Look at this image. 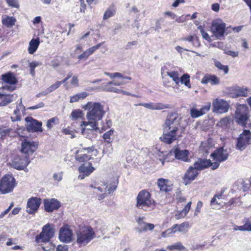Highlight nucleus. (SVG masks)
<instances>
[{
    "mask_svg": "<svg viewBox=\"0 0 251 251\" xmlns=\"http://www.w3.org/2000/svg\"><path fill=\"white\" fill-rule=\"evenodd\" d=\"M85 110H87L86 117L88 120L99 121L101 120L105 113L103 106L100 102L89 101L83 106Z\"/></svg>",
    "mask_w": 251,
    "mask_h": 251,
    "instance_id": "nucleus-1",
    "label": "nucleus"
},
{
    "mask_svg": "<svg viewBox=\"0 0 251 251\" xmlns=\"http://www.w3.org/2000/svg\"><path fill=\"white\" fill-rule=\"evenodd\" d=\"M181 117L177 113H171L166 118L163 128L182 134L185 128L181 125Z\"/></svg>",
    "mask_w": 251,
    "mask_h": 251,
    "instance_id": "nucleus-2",
    "label": "nucleus"
},
{
    "mask_svg": "<svg viewBox=\"0 0 251 251\" xmlns=\"http://www.w3.org/2000/svg\"><path fill=\"white\" fill-rule=\"evenodd\" d=\"M95 232L90 226H84L76 232V243L80 246H84L94 237Z\"/></svg>",
    "mask_w": 251,
    "mask_h": 251,
    "instance_id": "nucleus-3",
    "label": "nucleus"
},
{
    "mask_svg": "<svg viewBox=\"0 0 251 251\" xmlns=\"http://www.w3.org/2000/svg\"><path fill=\"white\" fill-rule=\"evenodd\" d=\"M250 118L248 107L243 104H240L237 107L235 114V121L243 127H245Z\"/></svg>",
    "mask_w": 251,
    "mask_h": 251,
    "instance_id": "nucleus-4",
    "label": "nucleus"
},
{
    "mask_svg": "<svg viewBox=\"0 0 251 251\" xmlns=\"http://www.w3.org/2000/svg\"><path fill=\"white\" fill-rule=\"evenodd\" d=\"M54 226L50 224H47L42 228V230L40 234L36 236V241L40 243L43 241H49L54 235Z\"/></svg>",
    "mask_w": 251,
    "mask_h": 251,
    "instance_id": "nucleus-5",
    "label": "nucleus"
},
{
    "mask_svg": "<svg viewBox=\"0 0 251 251\" xmlns=\"http://www.w3.org/2000/svg\"><path fill=\"white\" fill-rule=\"evenodd\" d=\"M15 186L14 178L10 175H6L1 178L0 183V192L2 194L11 192Z\"/></svg>",
    "mask_w": 251,
    "mask_h": 251,
    "instance_id": "nucleus-6",
    "label": "nucleus"
},
{
    "mask_svg": "<svg viewBox=\"0 0 251 251\" xmlns=\"http://www.w3.org/2000/svg\"><path fill=\"white\" fill-rule=\"evenodd\" d=\"M251 140V132L249 130L244 129L237 139L236 148L242 151L250 144Z\"/></svg>",
    "mask_w": 251,
    "mask_h": 251,
    "instance_id": "nucleus-7",
    "label": "nucleus"
},
{
    "mask_svg": "<svg viewBox=\"0 0 251 251\" xmlns=\"http://www.w3.org/2000/svg\"><path fill=\"white\" fill-rule=\"evenodd\" d=\"M182 136V133L163 128V133L160 139L166 144H171Z\"/></svg>",
    "mask_w": 251,
    "mask_h": 251,
    "instance_id": "nucleus-8",
    "label": "nucleus"
},
{
    "mask_svg": "<svg viewBox=\"0 0 251 251\" xmlns=\"http://www.w3.org/2000/svg\"><path fill=\"white\" fill-rule=\"evenodd\" d=\"M59 239L64 243H70L73 239V233L70 226L67 225L63 226L59 229Z\"/></svg>",
    "mask_w": 251,
    "mask_h": 251,
    "instance_id": "nucleus-9",
    "label": "nucleus"
},
{
    "mask_svg": "<svg viewBox=\"0 0 251 251\" xmlns=\"http://www.w3.org/2000/svg\"><path fill=\"white\" fill-rule=\"evenodd\" d=\"M212 105L213 111L221 114L227 112L229 107V105L226 101L218 98L213 101Z\"/></svg>",
    "mask_w": 251,
    "mask_h": 251,
    "instance_id": "nucleus-10",
    "label": "nucleus"
},
{
    "mask_svg": "<svg viewBox=\"0 0 251 251\" xmlns=\"http://www.w3.org/2000/svg\"><path fill=\"white\" fill-rule=\"evenodd\" d=\"M2 88L12 91L15 89V87L12 86L16 83L17 80L15 76L11 73H8L2 75Z\"/></svg>",
    "mask_w": 251,
    "mask_h": 251,
    "instance_id": "nucleus-11",
    "label": "nucleus"
},
{
    "mask_svg": "<svg viewBox=\"0 0 251 251\" xmlns=\"http://www.w3.org/2000/svg\"><path fill=\"white\" fill-rule=\"evenodd\" d=\"M195 169L201 170L208 167H211L213 170L219 167L218 163H213L210 159H202L199 158L194 164Z\"/></svg>",
    "mask_w": 251,
    "mask_h": 251,
    "instance_id": "nucleus-12",
    "label": "nucleus"
},
{
    "mask_svg": "<svg viewBox=\"0 0 251 251\" xmlns=\"http://www.w3.org/2000/svg\"><path fill=\"white\" fill-rule=\"evenodd\" d=\"M94 151L92 147L84 148L81 151H77L75 159L79 162L87 161L91 158L92 152Z\"/></svg>",
    "mask_w": 251,
    "mask_h": 251,
    "instance_id": "nucleus-13",
    "label": "nucleus"
},
{
    "mask_svg": "<svg viewBox=\"0 0 251 251\" xmlns=\"http://www.w3.org/2000/svg\"><path fill=\"white\" fill-rule=\"evenodd\" d=\"M226 24L221 22H213L211 30L213 35L218 39H220L224 36L225 32Z\"/></svg>",
    "mask_w": 251,
    "mask_h": 251,
    "instance_id": "nucleus-14",
    "label": "nucleus"
},
{
    "mask_svg": "<svg viewBox=\"0 0 251 251\" xmlns=\"http://www.w3.org/2000/svg\"><path fill=\"white\" fill-rule=\"evenodd\" d=\"M29 163L27 156L23 157L16 156L12 160L11 165L14 168L18 170H23L25 168Z\"/></svg>",
    "mask_w": 251,
    "mask_h": 251,
    "instance_id": "nucleus-15",
    "label": "nucleus"
},
{
    "mask_svg": "<svg viewBox=\"0 0 251 251\" xmlns=\"http://www.w3.org/2000/svg\"><path fill=\"white\" fill-rule=\"evenodd\" d=\"M26 128L28 131L42 132V123L39 122L31 117H27L25 119Z\"/></svg>",
    "mask_w": 251,
    "mask_h": 251,
    "instance_id": "nucleus-16",
    "label": "nucleus"
},
{
    "mask_svg": "<svg viewBox=\"0 0 251 251\" xmlns=\"http://www.w3.org/2000/svg\"><path fill=\"white\" fill-rule=\"evenodd\" d=\"M37 146L36 142L25 139L22 143L21 151L25 154H32L36 150Z\"/></svg>",
    "mask_w": 251,
    "mask_h": 251,
    "instance_id": "nucleus-17",
    "label": "nucleus"
},
{
    "mask_svg": "<svg viewBox=\"0 0 251 251\" xmlns=\"http://www.w3.org/2000/svg\"><path fill=\"white\" fill-rule=\"evenodd\" d=\"M213 158V163H218V165L220 162L226 160L228 158V153L226 150H224L223 148H220L216 150L211 154Z\"/></svg>",
    "mask_w": 251,
    "mask_h": 251,
    "instance_id": "nucleus-18",
    "label": "nucleus"
},
{
    "mask_svg": "<svg viewBox=\"0 0 251 251\" xmlns=\"http://www.w3.org/2000/svg\"><path fill=\"white\" fill-rule=\"evenodd\" d=\"M95 184V186L91 184L90 187L91 188H94L96 190H98L101 193H103L101 198H103L105 197V195L107 194H110L111 192L114 191L116 189V186L114 184H110L109 185L106 183H103L100 186Z\"/></svg>",
    "mask_w": 251,
    "mask_h": 251,
    "instance_id": "nucleus-19",
    "label": "nucleus"
},
{
    "mask_svg": "<svg viewBox=\"0 0 251 251\" xmlns=\"http://www.w3.org/2000/svg\"><path fill=\"white\" fill-rule=\"evenodd\" d=\"M41 203V200L40 198H31L27 202L26 212L30 214L34 213L38 209Z\"/></svg>",
    "mask_w": 251,
    "mask_h": 251,
    "instance_id": "nucleus-20",
    "label": "nucleus"
},
{
    "mask_svg": "<svg viewBox=\"0 0 251 251\" xmlns=\"http://www.w3.org/2000/svg\"><path fill=\"white\" fill-rule=\"evenodd\" d=\"M95 170L94 167L90 162L82 164L78 168V171L80 175L78 178L82 179L85 176H89Z\"/></svg>",
    "mask_w": 251,
    "mask_h": 251,
    "instance_id": "nucleus-21",
    "label": "nucleus"
},
{
    "mask_svg": "<svg viewBox=\"0 0 251 251\" xmlns=\"http://www.w3.org/2000/svg\"><path fill=\"white\" fill-rule=\"evenodd\" d=\"M171 153H174L175 158L181 160L184 162H188L189 161V151L188 150H181L178 147H175L172 150Z\"/></svg>",
    "mask_w": 251,
    "mask_h": 251,
    "instance_id": "nucleus-22",
    "label": "nucleus"
},
{
    "mask_svg": "<svg viewBox=\"0 0 251 251\" xmlns=\"http://www.w3.org/2000/svg\"><path fill=\"white\" fill-rule=\"evenodd\" d=\"M154 206V201L151 198L150 193L147 191L142 190V209L144 207L153 209Z\"/></svg>",
    "mask_w": 251,
    "mask_h": 251,
    "instance_id": "nucleus-23",
    "label": "nucleus"
},
{
    "mask_svg": "<svg viewBox=\"0 0 251 251\" xmlns=\"http://www.w3.org/2000/svg\"><path fill=\"white\" fill-rule=\"evenodd\" d=\"M211 106V103L208 102L205 105L202 106L200 110H198L196 108L191 109L190 110L191 116L192 118H196L205 114L210 110Z\"/></svg>",
    "mask_w": 251,
    "mask_h": 251,
    "instance_id": "nucleus-24",
    "label": "nucleus"
},
{
    "mask_svg": "<svg viewBox=\"0 0 251 251\" xmlns=\"http://www.w3.org/2000/svg\"><path fill=\"white\" fill-rule=\"evenodd\" d=\"M188 225L185 223H183L180 225L177 224L175 225L172 228H170L165 231L162 233L161 235L163 237H166L169 236L170 234L178 231L180 232H184L185 231L184 227L185 226L187 227Z\"/></svg>",
    "mask_w": 251,
    "mask_h": 251,
    "instance_id": "nucleus-25",
    "label": "nucleus"
},
{
    "mask_svg": "<svg viewBox=\"0 0 251 251\" xmlns=\"http://www.w3.org/2000/svg\"><path fill=\"white\" fill-rule=\"evenodd\" d=\"M44 204L45 210L49 212H52L54 210L57 209L60 207L59 201L53 199L50 200H45Z\"/></svg>",
    "mask_w": 251,
    "mask_h": 251,
    "instance_id": "nucleus-26",
    "label": "nucleus"
},
{
    "mask_svg": "<svg viewBox=\"0 0 251 251\" xmlns=\"http://www.w3.org/2000/svg\"><path fill=\"white\" fill-rule=\"evenodd\" d=\"M197 169L194 167H190L184 176V180L186 184L193 180L198 176Z\"/></svg>",
    "mask_w": 251,
    "mask_h": 251,
    "instance_id": "nucleus-27",
    "label": "nucleus"
},
{
    "mask_svg": "<svg viewBox=\"0 0 251 251\" xmlns=\"http://www.w3.org/2000/svg\"><path fill=\"white\" fill-rule=\"evenodd\" d=\"M162 76L164 80V82L165 83L166 80H168L169 78L171 79L173 81L175 82L176 84H178L179 82V74L177 72H167L165 74L164 72L162 71Z\"/></svg>",
    "mask_w": 251,
    "mask_h": 251,
    "instance_id": "nucleus-28",
    "label": "nucleus"
},
{
    "mask_svg": "<svg viewBox=\"0 0 251 251\" xmlns=\"http://www.w3.org/2000/svg\"><path fill=\"white\" fill-rule=\"evenodd\" d=\"M98 122L94 120H88L87 122L83 121L80 125L82 133L85 129L96 130L98 129Z\"/></svg>",
    "mask_w": 251,
    "mask_h": 251,
    "instance_id": "nucleus-29",
    "label": "nucleus"
},
{
    "mask_svg": "<svg viewBox=\"0 0 251 251\" xmlns=\"http://www.w3.org/2000/svg\"><path fill=\"white\" fill-rule=\"evenodd\" d=\"M25 107L23 105L22 102V99L20 100L19 103L17 105L16 109L14 111L13 115L11 117L12 122L20 121L21 119V115L20 111H24Z\"/></svg>",
    "mask_w": 251,
    "mask_h": 251,
    "instance_id": "nucleus-30",
    "label": "nucleus"
},
{
    "mask_svg": "<svg viewBox=\"0 0 251 251\" xmlns=\"http://www.w3.org/2000/svg\"><path fill=\"white\" fill-rule=\"evenodd\" d=\"M169 182V179L160 178L157 179V184L160 191L168 192L171 189Z\"/></svg>",
    "mask_w": 251,
    "mask_h": 251,
    "instance_id": "nucleus-31",
    "label": "nucleus"
},
{
    "mask_svg": "<svg viewBox=\"0 0 251 251\" xmlns=\"http://www.w3.org/2000/svg\"><path fill=\"white\" fill-rule=\"evenodd\" d=\"M219 82V78L215 75H206L201 80V83L205 84L210 83L211 85H217Z\"/></svg>",
    "mask_w": 251,
    "mask_h": 251,
    "instance_id": "nucleus-32",
    "label": "nucleus"
},
{
    "mask_svg": "<svg viewBox=\"0 0 251 251\" xmlns=\"http://www.w3.org/2000/svg\"><path fill=\"white\" fill-rule=\"evenodd\" d=\"M14 98L13 95L0 93V106L6 105L11 102Z\"/></svg>",
    "mask_w": 251,
    "mask_h": 251,
    "instance_id": "nucleus-33",
    "label": "nucleus"
},
{
    "mask_svg": "<svg viewBox=\"0 0 251 251\" xmlns=\"http://www.w3.org/2000/svg\"><path fill=\"white\" fill-rule=\"evenodd\" d=\"M40 44L39 38L32 39L29 43L28 51L29 54H33L37 50Z\"/></svg>",
    "mask_w": 251,
    "mask_h": 251,
    "instance_id": "nucleus-34",
    "label": "nucleus"
},
{
    "mask_svg": "<svg viewBox=\"0 0 251 251\" xmlns=\"http://www.w3.org/2000/svg\"><path fill=\"white\" fill-rule=\"evenodd\" d=\"M16 22V19L13 17L7 15L2 16V23L7 27H11L13 26Z\"/></svg>",
    "mask_w": 251,
    "mask_h": 251,
    "instance_id": "nucleus-35",
    "label": "nucleus"
},
{
    "mask_svg": "<svg viewBox=\"0 0 251 251\" xmlns=\"http://www.w3.org/2000/svg\"><path fill=\"white\" fill-rule=\"evenodd\" d=\"M88 96V94L85 92L76 94L70 98V102L73 103L78 101L79 100H83Z\"/></svg>",
    "mask_w": 251,
    "mask_h": 251,
    "instance_id": "nucleus-36",
    "label": "nucleus"
},
{
    "mask_svg": "<svg viewBox=\"0 0 251 251\" xmlns=\"http://www.w3.org/2000/svg\"><path fill=\"white\" fill-rule=\"evenodd\" d=\"M248 92L249 89L247 87H238L235 89V97H247Z\"/></svg>",
    "mask_w": 251,
    "mask_h": 251,
    "instance_id": "nucleus-37",
    "label": "nucleus"
},
{
    "mask_svg": "<svg viewBox=\"0 0 251 251\" xmlns=\"http://www.w3.org/2000/svg\"><path fill=\"white\" fill-rule=\"evenodd\" d=\"M250 226H249V223L247 220V219H245V224L243 226H234L233 229L234 230H240V231H251Z\"/></svg>",
    "mask_w": 251,
    "mask_h": 251,
    "instance_id": "nucleus-38",
    "label": "nucleus"
},
{
    "mask_svg": "<svg viewBox=\"0 0 251 251\" xmlns=\"http://www.w3.org/2000/svg\"><path fill=\"white\" fill-rule=\"evenodd\" d=\"M41 242L40 243H41ZM42 242L44 243L43 245H42V249L45 251H54L55 245L53 244L52 242L49 241H43Z\"/></svg>",
    "mask_w": 251,
    "mask_h": 251,
    "instance_id": "nucleus-39",
    "label": "nucleus"
},
{
    "mask_svg": "<svg viewBox=\"0 0 251 251\" xmlns=\"http://www.w3.org/2000/svg\"><path fill=\"white\" fill-rule=\"evenodd\" d=\"M83 116L82 111L80 109H75L73 110L70 115V118L72 120L81 118Z\"/></svg>",
    "mask_w": 251,
    "mask_h": 251,
    "instance_id": "nucleus-40",
    "label": "nucleus"
},
{
    "mask_svg": "<svg viewBox=\"0 0 251 251\" xmlns=\"http://www.w3.org/2000/svg\"><path fill=\"white\" fill-rule=\"evenodd\" d=\"M42 65V63L36 61H32L29 63V67L30 68V73L32 76H34L35 75V68L40 66Z\"/></svg>",
    "mask_w": 251,
    "mask_h": 251,
    "instance_id": "nucleus-41",
    "label": "nucleus"
},
{
    "mask_svg": "<svg viewBox=\"0 0 251 251\" xmlns=\"http://www.w3.org/2000/svg\"><path fill=\"white\" fill-rule=\"evenodd\" d=\"M179 81H180L182 84H184L185 86H188L189 88L191 87L190 84V76L187 74L183 75L181 77Z\"/></svg>",
    "mask_w": 251,
    "mask_h": 251,
    "instance_id": "nucleus-42",
    "label": "nucleus"
},
{
    "mask_svg": "<svg viewBox=\"0 0 251 251\" xmlns=\"http://www.w3.org/2000/svg\"><path fill=\"white\" fill-rule=\"evenodd\" d=\"M115 13V10L113 7H109L104 13L103 15L104 19H107L113 16Z\"/></svg>",
    "mask_w": 251,
    "mask_h": 251,
    "instance_id": "nucleus-43",
    "label": "nucleus"
},
{
    "mask_svg": "<svg viewBox=\"0 0 251 251\" xmlns=\"http://www.w3.org/2000/svg\"><path fill=\"white\" fill-rule=\"evenodd\" d=\"M230 119L228 117L222 119L218 123L217 126L221 127H225L230 123Z\"/></svg>",
    "mask_w": 251,
    "mask_h": 251,
    "instance_id": "nucleus-44",
    "label": "nucleus"
},
{
    "mask_svg": "<svg viewBox=\"0 0 251 251\" xmlns=\"http://www.w3.org/2000/svg\"><path fill=\"white\" fill-rule=\"evenodd\" d=\"M59 124V120L56 117H53L49 119L47 123V126L49 129H51L53 125Z\"/></svg>",
    "mask_w": 251,
    "mask_h": 251,
    "instance_id": "nucleus-45",
    "label": "nucleus"
},
{
    "mask_svg": "<svg viewBox=\"0 0 251 251\" xmlns=\"http://www.w3.org/2000/svg\"><path fill=\"white\" fill-rule=\"evenodd\" d=\"M114 130L110 129L103 135V138L105 142L107 143H110L111 142V136L113 134Z\"/></svg>",
    "mask_w": 251,
    "mask_h": 251,
    "instance_id": "nucleus-46",
    "label": "nucleus"
},
{
    "mask_svg": "<svg viewBox=\"0 0 251 251\" xmlns=\"http://www.w3.org/2000/svg\"><path fill=\"white\" fill-rule=\"evenodd\" d=\"M222 197V195L220 194L219 195H215L211 201V204L213 206H214L216 205H219L221 204V202L220 201V199H221Z\"/></svg>",
    "mask_w": 251,
    "mask_h": 251,
    "instance_id": "nucleus-47",
    "label": "nucleus"
},
{
    "mask_svg": "<svg viewBox=\"0 0 251 251\" xmlns=\"http://www.w3.org/2000/svg\"><path fill=\"white\" fill-rule=\"evenodd\" d=\"M215 66L220 70H223L225 74H227L228 73L229 68L227 66H225L219 61L215 62Z\"/></svg>",
    "mask_w": 251,
    "mask_h": 251,
    "instance_id": "nucleus-48",
    "label": "nucleus"
},
{
    "mask_svg": "<svg viewBox=\"0 0 251 251\" xmlns=\"http://www.w3.org/2000/svg\"><path fill=\"white\" fill-rule=\"evenodd\" d=\"M154 227L152 224L142 223V231H147L148 230H152Z\"/></svg>",
    "mask_w": 251,
    "mask_h": 251,
    "instance_id": "nucleus-49",
    "label": "nucleus"
},
{
    "mask_svg": "<svg viewBox=\"0 0 251 251\" xmlns=\"http://www.w3.org/2000/svg\"><path fill=\"white\" fill-rule=\"evenodd\" d=\"M109 85H106L103 88V90L104 91H109V92H113L116 93H121L122 92H123V90L112 87H109Z\"/></svg>",
    "mask_w": 251,
    "mask_h": 251,
    "instance_id": "nucleus-50",
    "label": "nucleus"
},
{
    "mask_svg": "<svg viewBox=\"0 0 251 251\" xmlns=\"http://www.w3.org/2000/svg\"><path fill=\"white\" fill-rule=\"evenodd\" d=\"M167 249L169 250H173L176 249L180 250L181 249H184V247L180 243H177L174 245L168 246Z\"/></svg>",
    "mask_w": 251,
    "mask_h": 251,
    "instance_id": "nucleus-51",
    "label": "nucleus"
},
{
    "mask_svg": "<svg viewBox=\"0 0 251 251\" xmlns=\"http://www.w3.org/2000/svg\"><path fill=\"white\" fill-rule=\"evenodd\" d=\"M125 80L126 79H122L120 81L113 80V81L108 82L107 84V85H110L111 84H113L116 86L125 85L126 84V82L125 81Z\"/></svg>",
    "mask_w": 251,
    "mask_h": 251,
    "instance_id": "nucleus-52",
    "label": "nucleus"
},
{
    "mask_svg": "<svg viewBox=\"0 0 251 251\" xmlns=\"http://www.w3.org/2000/svg\"><path fill=\"white\" fill-rule=\"evenodd\" d=\"M168 108V106L166 104L162 103H156L154 104L153 110H162Z\"/></svg>",
    "mask_w": 251,
    "mask_h": 251,
    "instance_id": "nucleus-53",
    "label": "nucleus"
},
{
    "mask_svg": "<svg viewBox=\"0 0 251 251\" xmlns=\"http://www.w3.org/2000/svg\"><path fill=\"white\" fill-rule=\"evenodd\" d=\"M60 85H61V82H58L57 81L55 83L51 85L50 87H49L47 89V91H48V92L50 93V92L53 91L54 90H56V89H57L60 86Z\"/></svg>",
    "mask_w": 251,
    "mask_h": 251,
    "instance_id": "nucleus-54",
    "label": "nucleus"
},
{
    "mask_svg": "<svg viewBox=\"0 0 251 251\" xmlns=\"http://www.w3.org/2000/svg\"><path fill=\"white\" fill-rule=\"evenodd\" d=\"M6 1L10 6L15 8H18L19 7V4L17 0H6Z\"/></svg>",
    "mask_w": 251,
    "mask_h": 251,
    "instance_id": "nucleus-55",
    "label": "nucleus"
},
{
    "mask_svg": "<svg viewBox=\"0 0 251 251\" xmlns=\"http://www.w3.org/2000/svg\"><path fill=\"white\" fill-rule=\"evenodd\" d=\"M11 131V129L10 128L4 129L2 127H0V138H2L6 134L9 133Z\"/></svg>",
    "mask_w": 251,
    "mask_h": 251,
    "instance_id": "nucleus-56",
    "label": "nucleus"
},
{
    "mask_svg": "<svg viewBox=\"0 0 251 251\" xmlns=\"http://www.w3.org/2000/svg\"><path fill=\"white\" fill-rule=\"evenodd\" d=\"M115 77H120L122 78V79H127L128 80H131V78L129 76H124L122 74L120 73H114V78Z\"/></svg>",
    "mask_w": 251,
    "mask_h": 251,
    "instance_id": "nucleus-57",
    "label": "nucleus"
},
{
    "mask_svg": "<svg viewBox=\"0 0 251 251\" xmlns=\"http://www.w3.org/2000/svg\"><path fill=\"white\" fill-rule=\"evenodd\" d=\"M53 177L54 180H56L57 181H61L62 179V173L54 174Z\"/></svg>",
    "mask_w": 251,
    "mask_h": 251,
    "instance_id": "nucleus-58",
    "label": "nucleus"
},
{
    "mask_svg": "<svg viewBox=\"0 0 251 251\" xmlns=\"http://www.w3.org/2000/svg\"><path fill=\"white\" fill-rule=\"evenodd\" d=\"M71 84L74 86H77L78 85V79L76 76H74L71 80Z\"/></svg>",
    "mask_w": 251,
    "mask_h": 251,
    "instance_id": "nucleus-59",
    "label": "nucleus"
},
{
    "mask_svg": "<svg viewBox=\"0 0 251 251\" xmlns=\"http://www.w3.org/2000/svg\"><path fill=\"white\" fill-rule=\"evenodd\" d=\"M68 248L67 245H59L57 247L56 251H68Z\"/></svg>",
    "mask_w": 251,
    "mask_h": 251,
    "instance_id": "nucleus-60",
    "label": "nucleus"
},
{
    "mask_svg": "<svg viewBox=\"0 0 251 251\" xmlns=\"http://www.w3.org/2000/svg\"><path fill=\"white\" fill-rule=\"evenodd\" d=\"M191 202L189 201L182 210L183 214L186 215L190 209Z\"/></svg>",
    "mask_w": 251,
    "mask_h": 251,
    "instance_id": "nucleus-61",
    "label": "nucleus"
},
{
    "mask_svg": "<svg viewBox=\"0 0 251 251\" xmlns=\"http://www.w3.org/2000/svg\"><path fill=\"white\" fill-rule=\"evenodd\" d=\"M90 55H89V54L88 53V52H87L86 50H85V51H84L82 54H81L80 55H79L78 56V59H87V58Z\"/></svg>",
    "mask_w": 251,
    "mask_h": 251,
    "instance_id": "nucleus-62",
    "label": "nucleus"
},
{
    "mask_svg": "<svg viewBox=\"0 0 251 251\" xmlns=\"http://www.w3.org/2000/svg\"><path fill=\"white\" fill-rule=\"evenodd\" d=\"M44 106V103L43 102H41L35 106L29 107V108H28V109H30V110H34V109H38L39 108L43 107Z\"/></svg>",
    "mask_w": 251,
    "mask_h": 251,
    "instance_id": "nucleus-63",
    "label": "nucleus"
},
{
    "mask_svg": "<svg viewBox=\"0 0 251 251\" xmlns=\"http://www.w3.org/2000/svg\"><path fill=\"white\" fill-rule=\"evenodd\" d=\"M201 32L204 39L208 41L210 40V37L209 35L207 32H205L203 29H201Z\"/></svg>",
    "mask_w": 251,
    "mask_h": 251,
    "instance_id": "nucleus-64",
    "label": "nucleus"
}]
</instances>
